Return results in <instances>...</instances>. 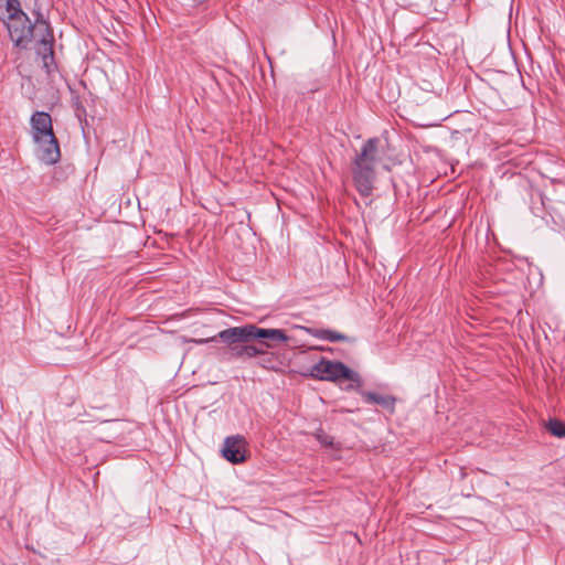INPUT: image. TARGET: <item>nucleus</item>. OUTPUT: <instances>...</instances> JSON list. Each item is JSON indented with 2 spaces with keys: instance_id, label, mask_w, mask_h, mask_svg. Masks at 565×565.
<instances>
[{
  "instance_id": "nucleus-15",
  "label": "nucleus",
  "mask_w": 565,
  "mask_h": 565,
  "mask_svg": "<svg viewBox=\"0 0 565 565\" xmlns=\"http://www.w3.org/2000/svg\"><path fill=\"white\" fill-rule=\"evenodd\" d=\"M194 2V4L199 6V4H202L204 3L206 0H192Z\"/></svg>"
},
{
  "instance_id": "nucleus-11",
  "label": "nucleus",
  "mask_w": 565,
  "mask_h": 565,
  "mask_svg": "<svg viewBox=\"0 0 565 565\" xmlns=\"http://www.w3.org/2000/svg\"><path fill=\"white\" fill-rule=\"evenodd\" d=\"M546 429L555 437H565V424L558 419H550L546 425Z\"/></svg>"
},
{
  "instance_id": "nucleus-6",
  "label": "nucleus",
  "mask_w": 565,
  "mask_h": 565,
  "mask_svg": "<svg viewBox=\"0 0 565 565\" xmlns=\"http://www.w3.org/2000/svg\"><path fill=\"white\" fill-rule=\"evenodd\" d=\"M36 157L45 164H54L61 158V150L57 138L50 136L43 139L33 140Z\"/></svg>"
},
{
  "instance_id": "nucleus-3",
  "label": "nucleus",
  "mask_w": 565,
  "mask_h": 565,
  "mask_svg": "<svg viewBox=\"0 0 565 565\" xmlns=\"http://www.w3.org/2000/svg\"><path fill=\"white\" fill-rule=\"evenodd\" d=\"M310 375L321 381L342 382L349 381L348 388H355L361 385L360 375L339 361L321 359L310 369Z\"/></svg>"
},
{
  "instance_id": "nucleus-1",
  "label": "nucleus",
  "mask_w": 565,
  "mask_h": 565,
  "mask_svg": "<svg viewBox=\"0 0 565 565\" xmlns=\"http://www.w3.org/2000/svg\"><path fill=\"white\" fill-rule=\"evenodd\" d=\"M9 36L15 47L28 50L34 43V49L42 57L43 66L50 73L54 66V36L50 24L42 17L34 23L25 13L6 21Z\"/></svg>"
},
{
  "instance_id": "nucleus-14",
  "label": "nucleus",
  "mask_w": 565,
  "mask_h": 565,
  "mask_svg": "<svg viewBox=\"0 0 565 565\" xmlns=\"http://www.w3.org/2000/svg\"><path fill=\"white\" fill-rule=\"evenodd\" d=\"M316 438L323 446H332L333 445L332 438L329 435H327L323 430L317 431Z\"/></svg>"
},
{
  "instance_id": "nucleus-8",
  "label": "nucleus",
  "mask_w": 565,
  "mask_h": 565,
  "mask_svg": "<svg viewBox=\"0 0 565 565\" xmlns=\"http://www.w3.org/2000/svg\"><path fill=\"white\" fill-rule=\"evenodd\" d=\"M32 139H43L54 136L52 118L49 113L35 111L30 119Z\"/></svg>"
},
{
  "instance_id": "nucleus-5",
  "label": "nucleus",
  "mask_w": 565,
  "mask_h": 565,
  "mask_svg": "<svg viewBox=\"0 0 565 565\" xmlns=\"http://www.w3.org/2000/svg\"><path fill=\"white\" fill-rule=\"evenodd\" d=\"M247 443L241 435L228 436L222 447V456L232 463H242L246 460Z\"/></svg>"
},
{
  "instance_id": "nucleus-9",
  "label": "nucleus",
  "mask_w": 565,
  "mask_h": 565,
  "mask_svg": "<svg viewBox=\"0 0 565 565\" xmlns=\"http://www.w3.org/2000/svg\"><path fill=\"white\" fill-rule=\"evenodd\" d=\"M361 396L369 404H377L385 408H393L395 398L390 395H380L373 392H361Z\"/></svg>"
},
{
  "instance_id": "nucleus-13",
  "label": "nucleus",
  "mask_w": 565,
  "mask_h": 565,
  "mask_svg": "<svg viewBox=\"0 0 565 565\" xmlns=\"http://www.w3.org/2000/svg\"><path fill=\"white\" fill-rule=\"evenodd\" d=\"M264 353H265V350L263 348L252 344V342H245V345L243 349V360L256 358Z\"/></svg>"
},
{
  "instance_id": "nucleus-12",
  "label": "nucleus",
  "mask_w": 565,
  "mask_h": 565,
  "mask_svg": "<svg viewBox=\"0 0 565 565\" xmlns=\"http://www.w3.org/2000/svg\"><path fill=\"white\" fill-rule=\"evenodd\" d=\"M2 2V0H0V3ZM3 2L6 3V13H7V20L9 19H14L15 17H18L20 13H24L21 9H20V2L19 0H3Z\"/></svg>"
},
{
  "instance_id": "nucleus-10",
  "label": "nucleus",
  "mask_w": 565,
  "mask_h": 565,
  "mask_svg": "<svg viewBox=\"0 0 565 565\" xmlns=\"http://www.w3.org/2000/svg\"><path fill=\"white\" fill-rule=\"evenodd\" d=\"M308 331L315 338H318V339H321V340H327L329 342H340V341H345L347 340V337L344 334H342L340 332H337L334 330L312 329V330H308Z\"/></svg>"
},
{
  "instance_id": "nucleus-2",
  "label": "nucleus",
  "mask_w": 565,
  "mask_h": 565,
  "mask_svg": "<svg viewBox=\"0 0 565 565\" xmlns=\"http://www.w3.org/2000/svg\"><path fill=\"white\" fill-rule=\"evenodd\" d=\"M380 159V139H367L352 162V177L356 190L363 196H370L374 189L375 164Z\"/></svg>"
},
{
  "instance_id": "nucleus-7",
  "label": "nucleus",
  "mask_w": 565,
  "mask_h": 565,
  "mask_svg": "<svg viewBox=\"0 0 565 565\" xmlns=\"http://www.w3.org/2000/svg\"><path fill=\"white\" fill-rule=\"evenodd\" d=\"M249 330L246 332L239 331V335L244 337H253L254 340L262 339L264 340L263 344L267 348L271 347V342H286L288 340L287 334L280 329H263L258 328L255 324H248Z\"/></svg>"
},
{
  "instance_id": "nucleus-4",
  "label": "nucleus",
  "mask_w": 565,
  "mask_h": 565,
  "mask_svg": "<svg viewBox=\"0 0 565 565\" xmlns=\"http://www.w3.org/2000/svg\"><path fill=\"white\" fill-rule=\"evenodd\" d=\"M247 331L249 330L248 324L241 326V327H232L224 329L217 333V335L209 338V339H199L195 340V343L198 344H204L211 341H215L216 339L222 340L228 350V353L234 359H241L243 360V349L245 345V342H253V337H244L242 338L239 335V331Z\"/></svg>"
}]
</instances>
